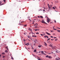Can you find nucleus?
Listing matches in <instances>:
<instances>
[{
  "label": "nucleus",
  "instance_id": "f257e3e1",
  "mask_svg": "<svg viewBox=\"0 0 60 60\" xmlns=\"http://www.w3.org/2000/svg\"><path fill=\"white\" fill-rule=\"evenodd\" d=\"M41 22L42 23H44L45 24H46L47 25V23H46L45 22V21H44V20H42V22Z\"/></svg>",
  "mask_w": 60,
  "mask_h": 60
},
{
  "label": "nucleus",
  "instance_id": "f03ea898",
  "mask_svg": "<svg viewBox=\"0 0 60 60\" xmlns=\"http://www.w3.org/2000/svg\"><path fill=\"white\" fill-rule=\"evenodd\" d=\"M49 20H50L49 19L48 17L47 18V22L48 23H49L50 22V21Z\"/></svg>",
  "mask_w": 60,
  "mask_h": 60
},
{
  "label": "nucleus",
  "instance_id": "7ed1b4c3",
  "mask_svg": "<svg viewBox=\"0 0 60 60\" xmlns=\"http://www.w3.org/2000/svg\"><path fill=\"white\" fill-rule=\"evenodd\" d=\"M41 53L43 55H46V54L44 53V52L43 51H41Z\"/></svg>",
  "mask_w": 60,
  "mask_h": 60
},
{
  "label": "nucleus",
  "instance_id": "20e7f679",
  "mask_svg": "<svg viewBox=\"0 0 60 60\" xmlns=\"http://www.w3.org/2000/svg\"><path fill=\"white\" fill-rule=\"evenodd\" d=\"M44 37H45V38H47V39H48V38H49V37H48V36H44Z\"/></svg>",
  "mask_w": 60,
  "mask_h": 60
},
{
  "label": "nucleus",
  "instance_id": "39448f33",
  "mask_svg": "<svg viewBox=\"0 0 60 60\" xmlns=\"http://www.w3.org/2000/svg\"><path fill=\"white\" fill-rule=\"evenodd\" d=\"M52 5H50V6H51V7H50V5H49V6H48V8H49V9H50L51 7H52V6H51Z\"/></svg>",
  "mask_w": 60,
  "mask_h": 60
},
{
  "label": "nucleus",
  "instance_id": "423d86ee",
  "mask_svg": "<svg viewBox=\"0 0 60 60\" xmlns=\"http://www.w3.org/2000/svg\"><path fill=\"white\" fill-rule=\"evenodd\" d=\"M46 34H48V35H50V34L48 33L47 32H46Z\"/></svg>",
  "mask_w": 60,
  "mask_h": 60
},
{
  "label": "nucleus",
  "instance_id": "0eeeda50",
  "mask_svg": "<svg viewBox=\"0 0 60 60\" xmlns=\"http://www.w3.org/2000/svg\"><path fill=\"white\" fill-rule=\"evenodd\" d=\"M48 58H52V57H51L50 56H49L48 57Z\"/></svg>",
  "mask_w": 60,
  "mask_h": 60
},
{
  "label": "nucleus",
  "instance_id": "6e6552de",
  "mask_svg": "<svg viewBox=\"0 0 60 60\" xmlns=\"http://www.w3.org/2000/svg\"><path fill=\"white\" fill-rule=\"evenodd\" d=\"M29 30H30V31H32V29H30V28H29Z\"/></svg>",
  "mask_w": 60,
  "mask_h": 60
},
{
  "label": "nucleus",
  "instance_id": "1a4fd4ad",
  "mask_svg": "<svg viewBox=\"0 0 60 60\" xmlns=\"http://www.w3.org/2000/svg\"><path fill=\"white\" fill-rule=\"evenodd\" d=\"M28 38H31V37L30 36H28Z\"/></svg>",
  "mask_w": 60,
  "mask_h": 60
},
{
  "label": "nucleus",
  "instance_id": "9d476101",
  "mask_svg": "<svg viewBox=\"0 0 60 60\" xmlns=\"http://www.w3.org/2000/svg\"><path fill=\"white\" fill-rule=\"evenodd\" d=\"M34 52H36V50H34Z\"/></svg>",
  "mask_w": 60,
  "mask_h": 60
},
{
  "label": "nucleus",
  "instance_id": "9b49d317",
  "mask_svg": "<svg viewBox=\"0 0 60 60\" xmlns=\"http://www.w3.org/2000/svg\"><path fill=\"white\" fill-rule=\"evenodd\" d=\"M45 45L46 46H47V44L46 43H45Z\"/></svg>",
  "mask_w": 60,
  "mask_h": 60
},
{
  "label": "nucleus",
  "instance_id": "f8f14e48",
  "mask_svg": "<svg viewBox=\"0 0 60 60\" xmlns=\"http://www.w3.org/2000/svg\"><path fill=\"white\" fill-rule=\"evenodd\" d=\"M28 45H29V43H27L26 44V45H27V46H28Z\"/></svg>",
  "mask_w": 60,
  "mask_h": 60
},
{
  "label": "nucleus",
  "instance_id": "ddd939ff",
  "mask_svg": "<svg viewBox=\"0 0 60 60\" xmlns=\"http://www.w3.org/2000/svg\"><path fill=\"white\" fill-rule=\"evenodd\" d=\"M57 31L58 32H60V30H57Z\"/></svg>",
  "mask_w": 60,
  "mask_h": 60
},
{
  "label": "nucleus",
  "instance_id": "4468645a",
  "mask_svg": "<svg viewBox=\"0 0 60 60\" xmlns=\"http://www.w3.org/2000/svg\"><path fill=\"white\" fill-rule=\"evenodd\" d=\"M50 39V38H49V39H48L47 40V41H48Z\"/></svg>",
  "mask_w": 60,
  "mask_h": 60
},
{
  "label": "nucleus",
  "instance_id": "2eb2a0df",
  "mask_svg": "<svg viewBox=\"0 0 60 60\" xmlns=\"http://www.w3.org/2000/svg\"><path fill=\"white\" fill-rule=\"evenodd\" d=\"M34 42L35 43H36V41H35V40H34Z\"/></svg>",
  "mask_w": 60,
  "mask_h": 60
},
{
  "label": "nucleus",
  "instance_id": "dca6fc26",
  "mask_svg": "<svg viewBox=\"0 0 60 60\" xmlns=\"http://www.w3.org/2000/svg\"><path fill=\"white\" fill-rule=\"evenodd\" d=\"M40 18H43V16H40Z\"/></svg>",
  "mask_w": 60,
  "mask_h": 60
},
{
  "label": "nucleus",
  "instance_id": "f3484780",
  "mask_svg": "<svg viewBox=\"0 0 60 60\" xmlns=\"http://www.w3.org/2000/svg\"><path fill=\"white\" fill-rule=\"evenodd\" d=\"M46 57H49V56L48 55H47V56H45Z\"/></svg>",
  "mask_w": 60,
  "mask_h": 60
},
{
  "label": "nucleus",
  "instance_id": "a211bd4d",
  "mask_svg": "<svg viewBox=\"0 0 60 60\" xmlns=\"http://www.w3.org/2000/svg\"><path fill=\"white\" fill-rule=\"evenodd\" d=\"M56 53H58V51L57 50L56 51Z\"/></svg>",
  "mask_w": 60,
  "mask_h": 60
},
{
  "label": "nucleus",
  "instance_id": "6ab92c4d",
  "mask_svg": "<svg viewBox=\"0 0 60 60\" xmlns=\"http://www.w3.org/2000/svg\"><path fill=\"white\" fill-rule=\"evenodd\" d=\"M5 52H6V53H7V52H8V51H7V50H6L5 51Z\"/></svg>",
  "mask_w": 60,
  "mask_h": 60
},
{
  "label": "nucleus",
  "instance_id": "aec40b11",
  "mask_svg": "<svg viewBox=\"0 0 60 60\" xmlns=\"http://www.w3.org/2000/svg\"><path fill=\"white\" fill-rule=\"evenodd\" d=\"M2 2L1 1H0V5L1 4H2Z\"/></svg>",
  "mask_w": 60,
  "mask_h": 60
},
{
  "label": "nucleus",
  "instance_id": "412c9836",
  "mask_svg": "<svg viewBox=\"0 0 60 60\" xmlns=\"http://www.w3.org/2000/svg\"><path fill=\"white\" fill-rule=\"evenodd\" d=\"M43 35H45V33H43Z\"/></svg>",
  "mask_w": 60,
  "mask_h": 60
},
{
  "label": "nucleus",
  "instance_id": "4be33fe9",
  "mask_svg": "<svg viewBox=\"0 0 60 60\" xmlns=\"http://www.w3.org/2000/svg\"><path fill=\"white\" fill-rule=\"evenodd\" d=\"M2 54H5V53L3 52L2 53Z\"/></svg>",
  "mask_w": 60,
  "mask_h": 60
},
{
  "label": "nucleus",
  "instance_id": "5701e85b",
  "mask_svg": "<svg viewBox=\"0 0 60 60\" xmlns=\"http://www.w3.org/2000/svg\"><path fill=\"white\" fill-rule=\"evenodd\" d=\"M52 9H54V10H55V7H53L52 8Z\"/></svg>",
  "mask_w": 60,
  "mask_h": 60
},
{
  "label": "nucleus",
  "instance_id": "b1692460",
  "mask_svg": "<svg viewBox=\"0 0 60 60\" xmlns=\"http://www.w3.org/2000/svg\"><path fill=\"white\" fill-rule=\"evenodd\" d=\"M38 47L39 48H41V46L39 45V46H38Z\"/></svg>",
  "mask_w": 60,
  "mask_h": 60
},
{
  "label": "nucleus",
  "instance_id": "393cba45",
  "mask_svg": "<svg viewBox=\"0 0 60 60\" xmlns=\"http://www.w3.org/2000/svg\"><path fill=\"white\" fill-rule=\"evenodd\" d=\"M27 25H24V26H25V27H26V26H27Z\"/></svg>",
  "mask_w": 60,
  "mask_h": 60
},
{
  "label": "nucleus",
  "instance_id": "a878e982",
  "mask_svg": "<svg viewBox=\"0 0 60 60\" xmlns=\"http://www.w3.org/2000/svg\"><path fill=\"white\" fill-rule=\"evenodd\" d=\"M11 59H12V60L13 59V57H11Z\"/></svg>",
  "mask_w": 60,
  "mask_h": 60
},
{
  "label": "nucleus",
  "instance_id": "bb28decb",
  "mask_svg": "<svg viewBox=\"0 0 60 60\" xmlns=\"http://www.w3.org/2000/svg\"><path fill=\"white\" fill-rule=\"evenodd\" d=\"M53 30H56V29L55 28H53Z\"/></svg>",
  "mask_w": 60,
  "mask_h": 60
},
{
  "label": "nucleus",
  "instance_id": "cd10ccee",
  "mask_svg": "<svg viewBox=\"0 0 60 60\" xmlns=\"http://www.w3.org/2000/svg\"><path fill=\"white\" fill-rule=\"evenodd\" d=\"M5 1H6V0H3L4 2H5Z\"/></svg>",
  "mask_w": 60,
  "mask_h": 60
},
{
  "label": "nucleus",
  "instance_id": "c85d7f7f",
  "mask_svg": "<svg viewBox=\"0 0 60 60\" xmlns=\"http://www.w3.org/2000/svg\"><path fill=\"white\" fill-rule=\"evenodd\" d=\"M24 21H22L21 22V23H24Z\"/></svg>",
  "mask_w": 60,
  "mask_h": 60
},
{
  "label": "nucleus",
  "instance_id": "c756f323",
  "mask_svg": "<svg viewBox=\"0 0 60 60\" xmlns=\"http://www.w3.org/2000/svg\"><path fill=\"white\" fill-rule=\"evenodd\" d=\"M39 33L38 32H37L36 33V34H39Z\"/></svg>",
  "mask_w": 60,
  "mask_h": 60
},
{
  "label": "nucleus",
  "instance_id": "7c9ffc66",
  "mask_svg": "<svg viewBox=\"0 0 60 60\" xmlns=\"http://www.w3.org/2000/svg\"><path fill=\"white\" fill-rule=\"evenodd\" d=\"M34 30L35 31H37V29H35Z\"/></svg>",
  "mask_w": 60,
  "mask_h": 60
},
{
  "label": "nucleus",
  "instance_id": "2f4dec72",
  "mask_svg": "<svg viewBox=\"0 0 60 60\" xmlns=\"http://www.w3.org/2000/svg\"><path fill=\"white\" fill-rule=\"evenodd\" d=\"M56 60H59V59H57V58H56Z\"/></svg>",
  "mask_w": 60,
  "mask_h": 60
},
{
  "label": "nucleus",
  "instance_id": "473e14b6",
  "mask_svg": "<svg viewBox=\"0 0 60 60\" xmlns=\"http://www.w3.org/2000/svg\"><path fill=\"white\" fill-rule=\"evenodd\" d=\"M53 38H54L55 39H56V37H54Z\"/></svg>",
  "mask_w": 60,
  "mask_h": 60
},
{
  "label": "nucleus",
  "instance_id": "72a5a7b5",
  "mask_svg": "<svg viewBox=\"0 0 60 60\" xmlns=\"http://www.w3.org/2000/svg\"><path fill=\"white\" fill-rule=\"evenodd\" d=\"M49 46H50V47H52V46L51 45H49Z\"/></svg>",
  "mask_w": 60,
  "mask_h": 60
},
{
  "label": "nucleus",
  "instance_id": "f704fd0d",
  "mask_svg": "<svg viewBox=\"0 0 60 60\" xmlns=\"http://www.w3.org/2000/svg\"><path fill=\"white\" fill-rule=\"evenodd\" d=\"M55 28V26H53V29H54V28Z\"/></svg>",
  "mask_w": 60,
  "mask_h": 60
},
{
  "label": "nucleus",
  "instance_id": "c9c22d12",
  "mask_svg": "<svg viewBox=\"0 0 60 60\" xmlns=\"http://www.w3.org/2000/svg\"><path fill=\"white\" fill-rule=\"evenodd\" d=\"M28 19H29V18H30V17H27Z\"/></svg>",
  "mask_w": 60,
  "mask_h": 60
},
{
  "label": "nucleus",
  "instance_id": "e433bc0d",
  "mask_svg": "<svg viewBox=\"0 0 60 60\" xmlns=\"http://www.w3.org/2000/svg\"><path fill=\"white\" fill-rule=\"evenodd\" d=\"M26 33H24V34L26 35Z\"/></svg>",
  "mask_w": 60,
  "mask_h": 60
},
{
  "label": "nucleus",
  "instance_id": "4c0bfd02",
  "mask_svg": "<svg viewBox=\"0 0 60 60\" xmlns=\"http://www.w3.org/2000/svg\"><path fill=\"white\" fill-rule=\"evenodd\" d=\"M6 49H8V46H7L6 47Z\"/></svg>",
  "mask_w": 60,
  "mask_h": 60
},
{
  "label": "nucleus",
  "instance_id": "58836bf2",
  "mask_svg": "<svg viewBox=\"0 0 60 60\" xmlns=\"http://www.w3.org/2000/svg\"><path fill=\"white\" fill-rule=\"evenodd\" d=\"M41 36H43V35L42 34H41Z\"/></svg>",
  "mask_w": 60,
  "mask_h": 60
},
{
  "label": "nucleus",
  "instance_id": "ea45409f",
  "mask_svg": "<svg viewBox=\"0 0 60 60\" xmlns=\"http://www.w3.org/2000/svg\"><path fill=\"white\" fill-rule=\"evenodd\" d=\"M51 38H53V36H51Z\"/></svg>",
  "mask_w": 60,
  "mask_h": 60
},
{
  "label": "nucleus",
  "instance_id": "a19ab883",
  "mask_svg": "<svg viewBox=\"0 0 60 60\" xmlns=\"http://www.w3.org/2000/svg\"><path fill=\"white\" fill-rule=\"evenodd\" d=\"M35 28H37V27H35Z\"/></svg>",
  "mask_w": 60,
  "mask_h": 60
},
{
  "label": "nucleus",
  "instance_id": "79ce46f5",
  "mask_svg": "<svg viewBox=\"0 0 60 60\" xmlns=\"http://www.w3.org/2000/svg\"><path fill=\"white\" fill-rule=\"evenodd\" d=\"M47 5H48V6H49V4H47Z\"/></svg>",
  "mask_w": 60,
  "mask_h": 60
},
{
  "label": "nucleus",
  "instance_id": "37998d69",
  "mask_svg": "<svg viewBox=\"0 0 60 60\" xmlns=\"http://www.w3.org/2000/svg\"><path fill=\"white\" fill-rule=\"evenodd\" d=\"M57 39H56L55 40V41H57Z\"/></svg>",
  "mask_w": 60,
  "mask_h": 60
},
{
  "label": "nucleus",
  "instance_id": "c03bdc74",
  "mask_svg": "<svg viewBox=\"0 0 60 60\" xmlns=\"http://www.w3.org/2000/svg\"><path fill=\"white\" fill-rule=\"evenodd\" d=\"M32 37H35V36H33V35L32 36Z\"/></svg>",
  "mask_w": 60,
  "mask_h": 60
},
{
  "label": "nucleus",
  "instance_id": "a18cd8bd",
  "mask_svg": "<svg viewBox=\"0 0 60 60\" xmlns=\"http://www.w3.org/2000/svg\"><path fill=\"white\" fill-rule=\"evenodd\" d=\"M55 23H56V21H55Z\"/></svg>",
  "mask_w": 60,
  "mask_h": 60
},
{
  "label": "nucleus",
  "instance_id": "49530a36",
  "mask_svg": "<svg viewBox=\"0 0 60 60\" xmlns=\"http://www.w3.org/2000/svg\"><path fill=\"white\" fill-rule=\"evenodd\" d=\"M53 30H51V32H53Z\"/></svg>",
  "mask_w": 60,
  "mask_h": 60
},
{
  "label": "nucleus",
  "instance_id": "de8ad7c7",
  "mask_svg": "<svg viewBox=\"0 0 60 60\" xmlns=\"http://www.w3.org/2000/svg\"><path fill=\"white\" fill-rule=\"evenodd\" d=\"M4 57H5V56H3V58H4Z\"/></svg>",
  "mask_w": 60,
  "mask_h": 60
},
{
  "label": "nucleus",
  "instance_id": "09e8293b",
  "mask_svg": "<svg viewBox=\"0 0 60 60\" xmlns=\"http://www.w3.org/2000/svg\"><path fill=\"white\" fill-rule=\"evenodd\" d=\"M34 46H35V44H34Z\"/></svg>",
  "mask_w": 60,
  "mask_h": 60
},
{
  "label": "nucleus",
  "instance_id": "8fccbe9b",
  "mask_svg": "<svg viewBox=\"0 0 60 60\" xmlns=\"http://www.w3.org/2000/svg\"><path fill=\"white\" fill-rule=\"evenodd\" d=\"M38 26V25L34 26Z\"/></svg>",
  "mask_w": 60,
  "mask_h": 60
},
{
  "label": "nucleus",
  "instance_id": "3c124183",
  "mask_svg": "<svg viewBox=\"0 0 60 60\" xmlns=\"http://www.w3.org/2000/svg\"><path fill=\"white\" fill-rule=\"evenodd\" d=\"M38 18H40V16H38Z\"/></svg>",
  "mask_w": 60,
  "mask_h": 60
},
{
  "label": "nucleus",
  "instance_id": "603ef678",
  "mask_svg": "<svg viewBox=\"0 0 60 60\" xmlns=\"http://www.w3.org/2000/svg\"><path fill=\"white\" fill-rule=\"evenodd\" d=\"M36 25V24H35L34 25V26H35V25Z\"/></svg>",
  "mask_w": 60,
  "mask_h": 60
},
{
  "label": "nucleus",
  "instance_id": "864d4df0",
  "mask_svg": "<svg viewBox=\"0 0 60 60\" xmlns=\"http://www.w3.org/2000/svg\"><path fill=\"white\" fill-rule=\"evenodd\" d=\"M29 20H30V21H32L31 20V19H29Z\"/></svg>",
  "mask_w": 60,
  "mask_h": 60
},
{
  "label": "nucleus",
  "instance_id": "5fc2aeb1",
  "mask_svg": "<svg viewBox=\"0 0 60 60\" xmlns=\"http://www.w3.org/2000/svg\"><path fill=\"white\" fill-rule=\"evenodd\" d=\"M1 54H0V58L1 57Z\"/></svg>",
  "mask_w": 60,
  "mask_h": 60
},
{
  "label": "nucleus",
  "instance_id": "6e6d98bb",
  "mask_svg": "<svg viewBox=\"0 0 60 60\" xmlns=\"http://www.w3.org/2000/svg\"><path fill=\"white\" fill-rule=\"evenodd\" d=\"M32 55H33V56H35L34 54H32Z\"/></svg>",
  "mask_w": 60,
  "mask_h": 60
},
{
  "label": "nucleus",
  "instance_id": "4d7b16f0",
  "mask_svg": "<svg viewBox=\"0 0 60 60\" xmlns=\"http://www.w3.org/2000/svg\"><path fill=\"white\" fill-rule=\"evenodd\" d=\"M3 4H2L1 5H3Z\"/></svg>",
  "mask_w": 60,
  "mask_h": 60
},
{
  "label": "nucleus",
  "instance_id": "13d9d810",
  "mask_svg": "<svg viewBox=\"0 0 60 60\" xmlns=\"http://www.w3.org/2000/svg\"><path fill=\"white\" fill-rule=\"evenodd\" d=\"M51 54V53H48V54Z\"/></svg>",
  "mask_w": 60,
  "mask_h": 60
},
{
  "label": "nucleus",
  "instance_id": "bf43d9fd",
  "mask_svg": "<svg viewBox=\"0 0 60 60\" xmlns=\"http://www.w3.org/2000/svg\"><path fill=\"white\" fill-rule=\"evenodd\" d=\"M59 28V29H60V28Z\"/></svg>",
  "mask_w": 60,
  "mask_h": 60
},
{
  "label": "nucleus",
  "instance_id": "052dcab7",
  "mask_svg": "<svg viewBox=\"0 0 60 60\" xmlns=\"http://www.w3.org/2000/svg\"><path fill=\"white\" fill-rule=\"evenodd\" d=\"M23 41H25V39H24Z\"/></svg>",
  "mask_w": 60,
  "mask_h": 60
},
{
  "label": "nucleus",
  "instance_id": "680f3d73",
  "mask_svg": "<svg viewBox=\"0 0 60 60\" xmlns=\"http://www.w3.org/2000/svg\"><path fill=\"white\" fill-rule=\"evenodd\" d=\"M7 50H8V49H8V48H7Z\"/></svg>",
  "mask_w": 60,
  "mask_h": 60
},
{
  "label": "nucleus",
  "instance_id": "e2e57ef3",
  "mask_svg": "<svg viewBox=\"0 0 60 60\" xmlns=\"http://www.w3.org/2000/svg\"><path fill=\"white\" fill-rule=\"evenodd\" d=\"M51 40L52 41H53V40L52 39H51Z\"/></svg>",
  "mask_w": 60,
  "mask_h": 60
},
{
  "label": "nucleus",
  "instance_id": "0e129e2a",
  "mask_svg": "<svg viewBox=\"0 0 60 60\" xmlns=\"http://www.w3.org/2000/svg\"><path fill=\"white\" fill-rule=\"evenodd\" d=\"M35 37H36V36H35Z\"/></svg>",
  "mask_w": 60,
  "mask_h": 60
},
{
  "label": "nucleus",
  "instance_id": "69168bd1",
  "mask_svg": "<svg viewBox=\"0 0 60 60\" xmlns=\"http://www.w3.org/2000/svg\"><path fill=\"white\" fill-rule=\"evenodd\" d=\"M44 52H45V53H46V51H44Z\"/></svg>",
  "mask_w": 60,
  "mask_h": 60
},
{
  "label": "nucleus",
  "instance_id": "338daca9",
  "mask_svg": "<svg viewBox=\"0 0 60 60\" xmlns=\"http://www.w3.org/2000/svg\"><path fill=\"white\" fill-rule=\"evenodd\" d=\"M37 30H39V29H37Z\"/></svg>",
  "mask_w": 60,
  "mask_h": 60
},
{
  "label": "nucleus",
  "instance_id": "774afa93",
  "mask_svg": "<svg viewBox=\"0 0 60 60\" xmlns=\"http://www.w3.org/2000/svg\"><path fill=\"white\" fill-rule=\"evenodd\" d=\"M36 25H38V24L37 23H36Z\"/></svg>",
  "mask_w": 60,
  "mask_h": 60
}]
</instances>
